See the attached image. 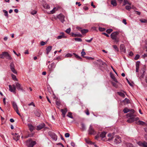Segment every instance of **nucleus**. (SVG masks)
I'll list each match as a JSON object with an SVG mask.
<instances>
[{
  "instance_id": "obj_7",
  "label": "nucleus",
  "mask_w": 147,
  "mask_h": 147,
  "mask_svg": "<svg viewBox=\"0 0 147 147\" xmlns=\"http://www.w3.org/2000/svg\"><path fill=\"white\" fill-rule=\"evenodd\" d=\"M88 131L89 134L94 135L96 134V132L93 129L91 125H90Z\"/></svg>"
},
{
  "instance_id": "obj_40",
  "label": "nucleus",
  "mask_w": 147,
  "mask_h": 147,
  "mask_svg": "<svg viewBox=\"0 0 147 147\" xmlns=\"http://www.w3.org/2000/svg\"><path fill=\"white\" fill-rule=\"evenodd\" d=\"M73 54L74 55H75V57L78 59H80V60H82V58L78 55L76 54L75 53H73Z\"/></svg>"
},
{
  "instance_id": "obj_48",
  "label": "nucleus",
  "mask_w": 147,
  "mask_h": 147,
  "mask_svg": "<svg viewBox=\"0 0 147 147\" xmlns=\"http://www.w3.org/2000/svg\"><path fill=\"white\" fill-rule=\"evenodd\" d=\"M99 30L100 31L102 32L105 30V29L104 28H102L101 27L99 28Z\"/></svg>"
},
{
  "instance_id": "obj_31",
  "label": "nucleus",
  "mask_w": 147,
  "mask_h": 147,
  "mask_svg": "<svg viewBox=\"0 0 147 147\" xmlns=\"http://www.w3.org/2000/svg\"><path fill=\"white\" fill-rule=\"evenodd\" d=\"M11 77L13 79L14 81H18L16 76L14 74H11Z\"/></svg>"
},
{
  "instance_id": "obj_63",
  "label": "nucleus",
  "mask_w": 147,
  "mask_h": 147,
  "mask_svg": "<svg viewBox=\"0 0 147 147\" xmlns=\"http://www.w3.org/2000/svg\"><path fill=\"white\" fill-rule=\"evenodd\" d=\"M122 22L125 25H126L127 24L126 20L125 19H123L122 21Z\"/></svg>"
},
{
  "instance_id": "obj_56",
  "label": "nucleus",
  "mask_w": 147,
  "mask_h": 147,
  "mask_svg": "<svg viewBox=\"0 0 147 147\" xmlns=\"http://www.w3.org/2000/svg\"><path fill=\"white\" fill-rule=\"evenodd\" d=\"M137 144L140 146H142L143 142H137Z\"/></svg>"
},
{
  "instance_id": "obj_16",
  "label": "nucleus",
  "mask_w": 147,
  "mask_h": 147,
  "mask_svg": "<svg viewBox=\"0 0 147 147\" xmlns=\"http://www.w3.org/2000/svg\"><path fill=\"white\" fill-rule=\"evenodd\" d=\"M45 126L44 123H42L37 126L36 129L37 130H39Z\"/></svg>"
},
{
  "instance_id": "obj_60",
  "label": "nucleus",
  "mask_w": 147,
  "mask_h": 147,
  "mask_svg": "<svg viewBox=\"0 0 147 147\" xmlns=\"http://www.w3.org/2000/svg\"><path fill=\"white\" fill-rule=\"evenodd\" d=\"M93 39L92 38H91L90 40H86V41L87 42H91V41Z\"/></svg>"
},
{
  "instance_id": "obj_54",
  "label": "nucleus",
  "mask_w": 147,
  "mask_h": 147,
  "mask_svg": "<svg viewBox=\"0 0 147 147\" xmlns=\"http://www.w3.org/2000/svg\"><path fill=\"white\" fill-rule=\"evenodd\" d=\"M81 54L82 55V56H83V57H84V56L86 55V53L84 51H82V52L81 53Z\"/></svg>"
},
{
  "instance_id": "obj_50",
  "label": "nucleus",
  "mask_w": 147,
  "mask_h": 147,
  "mask_svg": "<svg viewBox=\"0 0 147 147\" xmlns=\"http://www.w3.org/2000/svg\"><path fill=\"white\" fill-rule=\"evenodd\" d=\"M142 146L144 147H147V143L144 141L143 142Z\"/></svg>"
},
{
  "instance_id": "obj_26",
  "label": "nucleus",
  "mask_w": 147,
  "mask_h": 147,
  "mask_svg": "<svg viewBox=\"0 0 147 147\" xmlns=\"http://www.w3.org/2000/svg\"><path fill=\"white\" fill-rule=\"evenodd\" d=\"M126 4H128L129 5H131V3L129 2L127 0H124V4L123 5H125Z\"/></svg>"
},
{
  "instance_id": "obj_53",
  "label": "nucleus",
  "mask_w": 147,
  "mask_h": 147,
  "mask_svg": "<svg viewBox=\"0 0 147 147\" xmlns=\"http://www.w3.org/2000/svg\"><path fill=\"white\" fill-rule=\"evenodd\" d=\"M10 68L15 67L14 65L13 62H11L10 64Z\"/></svg>"
},
{
  "instance_id": "obj_32",
  "label": "nucleus",
  "mask_w": 147,
  "mask_h": 147,
  "mask_svg": "<svg viewBox=\"0 0 147 147\" xmlns=\"http://www.w3.org/2000/svg\"><path fill=\"white\" fill-rule=\"evenodd\" d=\"M58 9L56 7H54L53 9L51 11V13L53 14L54 13L55 11L58 10Z\"/></svg>"
},
{
  "instance_id": "obj_36",
  "label": "nucleus",
  "mask_w": 147,
  "mask_h": 147,
  "mask_svg": "<svg viewBox=\"0 0 147 147\" xmlns=\"http://www.w3.org/2000/svg\"><path fill=\"white\" fill-rule=\"evenodd\" d=\"M43 7L47 9H49L50 7L49 5L46 3L44 5Z\"/></svg>"
},
{
  "instance_id": "obj_39",
  "label": "nucleus",
  "mask_w": 147,
  "mask_h": 147,
  "mask_svg": "<svg viewBox=\"0 0 147 147\" xmlns=\"http://www.w3.org/2000/svg\"><path fill=\"white\" fill-rule=\"evenodd\" d=\"M14 74H17V72L15 69V67L10 68Z\"/></svg>"
},
{
  "instance_id": "obj_46",
  "label": "nucleus",
  "mask_w": 147,
  "mask_h": 147,
  "mask_svg": "<svg viewBox=\"0 0 147 147\" xmlns=\"http://www.w3.org/2000/svg\"><path fill=\"white\" fill-rule=\"evenodd\" d=\"M82 129L83 130H86V128L84 124L82 123L81 124Z\"/></svg>"
},
{
  "instance_id": "obj_17",
  "label": "nucleus",
  "mask_w": 147,
  "mask_h": 147,
  "mask_svg": "<svg viewBox=\"0 0 147 147\" xmlns=\"http://www.w3.org/2000/svg\"><path fill=\"white\" fill-rule=\"evenodd\" d=\"M9 90L11 92L14 93H16L15 91L16 90H14L13 87H12L11 85H9Z\"/></svg>"
},
{
  "instance_id": "obj_59",
  "label": "nucleus",
  "mask_w": 147,
  "mask_h": 147,
  "mask_svg": "<svg viewBox=\"0 0 147 147\" xmlns=\"http://www.w3.org/2000/svg\"><path fill=\"white\" fill-rule=\"evenodd\" d=\"M71 30V29L70 28H69L68 29H67L66 30V32L67 33H69L70 32Z\"/></svg>"
},
{
  "instance_id": "obj_34",
  "label": "nucleus",
  "mask_w": 147,
  "mask_h": 147,
  "mask_svg": "<svg viewBox=\"0 0 147 147\" xmlns=\"http://www.w3.org/2000/svg\"><path fill=\"white\" fill-rule=\"evenodd\" d=\"M72 56V54L71 53H68L67 54H66L65 57V58H67V57H71Z\"/></svg>"
},
{
  "instance_id": "obj_6",
  "label": "nucleus",
  "mask_w": 147,
  "mask_h": 147,
  "mask_svg": "<svg viewBox=\"0 0 147 147\" xmlns=\"http://www.w3.org/2000/svg\"><path fill=\"white\" fill-rule=\"evenodd\" d=\"M114 142L115 144H118L120 143L121 142V137L118 136H116L114 137Z\"/></svg>"
},
{
  "instance_id": "obj_1",
  "label": "nucleus",
  "mask_w": 147,
  "mask_h": 147,
  "mask_svg": "<svg viewBox=\"0 0 147 147\" xmlns=\"http://www.w3.org/2000/svg\"><path fill=\"white\" fill-rule=\"evenodd\" d=\"M126 116L127 117H129L127 121L129 123H131L139 119L138 117H135L136 115L135 114L134 110L133 109H131L129 113H127Z\"/></svg>"
},
{
  "instance_id": "obj_13",
  "label": "nucleus",
  "mask_w": 147,
  "mask_h": 147,
  "mask_svg": "<svg viewBox=\"0 0 147 147\" xmlns=\"http://www.w3.org/2000/svg\"><path fill=\"white\" fill-rule=\"evenodd\" d=\"M97 61L98 63V64L100 66L104 65L105 66H107L106 63L105 62H103L101 60L98 59L97 60Z\"/></svg>"
},
{
  "instance_id": "obj_43",
  "label": "nucleus",
  "mask_w": 147,
  "mask_h": 147,
  "mask_svg": "<svg viewBox=\"0 0 147 147\" xmlns=\"http://www.w3.org/2000/svg\"><path fill=\"white\" fill-rule=\"evenodd\" d=\"M131 5H126L125 6V8L127 10L129 11L131 8Z\"/></svg>"
},
{
  "instance_id": "obj_4",
  "label": "nucleus",
  "mask_w": 147,
  "mask_h": 147,
  "mask_svg": "<svg viewBox=\"0 0 147 147\" xmlns=\"http://www.w3.org/2000/svg\"><path fill=\"white\" fill-rule=\"evenodd\" d=\"M36 144L35 141H33L31 139L27 140L26 144L28 147H33Z\"/></svg>"
},
{
  "instance_id": "obj_51",
  "label": "nucleus",
  "mask_w": 147,
  "mask_h": 147,
  "mask_svg": "<svg viewBox=\"0 0 147 147\" xmlns=\"http://www.w3.org/2000/svg\"><path fill=\"white\" fill-rule=\"evenodd\" d=\"M116 83H117V82L114 83V82H112L113 85L115 88H117L118 87V86Z\"/></svg>"
},
{
  "instance_id": "obj_45",
  "label": "nucleus",
  "mask_w": 147,
  "mask_h": 147,
  "mask_svg": "<svg viewBox=\"0 0 147 147\" xmlns=\"http://www.w3.org/2000/svg\"><path fill=\"white\" fill-rule=\"evenodd\" d=\"M3 11L4 13L5 16L8 17V14L7 11L5 10H3Z\"/></svg>"
},
{
  "instance_id": "obj_21",
  "label": "nucleus",
  "mask_w": 147,
  "mask_h": 147,
  "mask_svg": "<svg viewBox=\"0 0 147 147\" xmlns=\"http://www.w3.org/2000/svg\"><path fill=\"white\" fill-rule=\"evenodd\" d=\"M61 111L63 115V117H65V115L67 111V109H61Z\"/></svg>"
},
{
  "instance_id": "obj_61",
  "label": "nucleus",
  "mask_w": 147,
  "mask_h": 147,
  "mask_svg": "<svg viewBox=\"0 0 147 147\" xmlns=\"http://www.w3.org/2000/svg\"><path fill=\"white\" fill-rule=\"evenodd\" d=\"M85 58L88 59H94L92 57H85Z\"/></svg>"
},
{
  "instance_id": "obj_8",
  "label": "nucleus",
  "mask_w": 147,
  "mask_h": 147,
  "mask_svg": "<svg viewBox=\"0 0 147 147\" xmlns=\"http://www.w3.org/2000/svg\"><path fill=\"white\" fill-rule=\"evenodd\" d=\"M57 18H58L60 21L63 23L65 21V16L62 14H60L57 16Z\"/></svg>"
},
{
  "instance_id": "obj_41",
  "label": "nucleus",
  "mask_w": 147,
  "mask_h": 147,
  "mask_svg": "<svg viewBox=\"0 0 147 147\" xmlns=\"http://www.w3.org/2000/svg\"><path fill=\"white\" fill-rule=\"evenodd\" d=\"M67 116L71 119L73 118V116H72V113L71 112H69Z\"/></svg>"
},
{
  "instance_id": "obj_2",
  "label": "nucleus",
  "mask_w": 147,
  "mask_h": 147,
  "mask_svg": "<svg viewBox=\"0 0 147 147\" xmlns=\"http://www.w3.org/2000/svg\"><path fill=\"white\" fill-rule=\"evenodd\" d=\"M119 33V32H115L112 33L111 35V38L115 42H118L119 41V38L117 37V35Z\"/></svg>"
},
{
  "instance_id": "obj_49",
  "label": "nucleus",
  "mask_w": 147,
  "mask_h": 147,
  "mask_svg": "<svg viewBox=\"0 0 147 147\" xmlns=\"http://www.w3.org/2000/svg\"><path fill=\"white\" fill-rule=\"evenodd\" d=\"M74 40L76 41H78V42H82V40L80 38H75Z\"/></svg>"
},
{
  "instance_id": "obj_30",
  "label": "nucleus",
  "mask_w": 147,
  "mask_h": 147,
  "mask_svg": "<svg viewBox=\"0 0 147 147\" xmlns=\"http://www.w3.org/2000/svg\"><path fill=\"white\" fill-rule=\"evenodd\" d=\"M111 78L115 82L118 83L117 81L113 75H111Z\"/></svg>"
},
{
  "instance_id": "obj_11",
  "label": "nucleus",
  "mask_w": 147,
  "mask_h": 147,
  "mask_svg": "<svg viewBox=\"0 0 147 147\" xmlns=\"http://www.w3.org/2000/svg\"><path fill=\"white\" fill-rule=\"evenodd\" d=\"M56 65L55 63H53L48 66L49 68L50 71H52L55 67Z\"/></svg>"
},
{
  "instance_id": "obj_19",
  "label": "nucleus",
  "mask_w": 147,
  "mask_h": 147,
  "mask_svg": "<svg viewBox=\"0 0 147 147\" xmlns=\"http://www.w3.org/2000/svg\"><path fill=\"white\" fill-rule=\"evenodd\" d=\"M124 93H126L125 92H117V94H118L119 95L123 97L124 98L125 97V94H124Z\"/></svg>"
},
{
  "instance_id": "obj_18",
  "label": "nucleus",
  "mask_w": 147,
  "mask_h": 147,
  "mask_svg": "<svg viewBox=\"0 0 147 147\" xmlns=\"http://www.w3.org/2000/svg\"><path fill=\"white\" fill-rule=\"evenodd\" d=\"M137 121L138 120L136 121V123L138 125H143L145 124V123L144 122L140 120H139L138 121Z\"/></svg>"
},
{
  "instance_id": "obj_15",
  "label": "nucleus",
  "mask_w": 147,
  "mask_h": 147,
  "mask_svg": "<svg viewBox=\"0 0 147 147\" xmlns=\"http://www.w3.org/2000/svg\"><path fill=\"white\" fill-rule=\"evenodd\" d=\"M20 137V136L18 134L16 133L14 136L13 139L16 141L18 140Z\"/></svg>"
},
{
  "instance_id": "obj_5",
  "label": "nucleus",
  "mask_w": 147,
  "mask_h": 147,
  "mask_svg": "<svg viewBox=\"0 0 147 147\" xmlns=\"http://www.w3.org/2000/svg\"><path fill=\"white\" fill-rule=\"evenodd\" d=\"M12 104L14 110L18 115H20V114L19 112L18 106L16 103L15 102L13 101L12 102Z\"/></svg>"
},
{
  "instance_id": "obj_22",
  "label": "nucleus",
  "mask_w": 147,
  "mask_h": 147,
  "mask_svg": "<svg viewBox=\"0 0 147 147\" xmlns=\"http://www.w3.org/2000/svg\"><path fill=\"white\" fill-rule=\"evenodd\" d=\"M111 4L113 6H116L117 5V1L115 0H112L111 1Z\"/></svg>"
},
{
  "instance_id": "obj_23",
  "label": "nucleus",
  "mask_w": 147,
  "mask_h": 147,
  "mask_svg": "<svg viewBox=\"0 0 147 147\" xmlns=\"http://www.w3.org/2000/svg\"><path fill=\"white\" fill-rule=\"evenodd\" d=\"M52 47L51 46H49L46 49V50L47 52V54H48L51 51V50Z\"/></svg>"
},
{
  "instance_id": "obj_10",
  "label": "nucleus",
  "mask_w": 147,
  "mask_h": 147,
  "mask_svg": "<svg viewBox=\"0 0 147 147\" xmlns=\"http://www.w3.org/2000/svg\"><path fill=\"white\" fill-rule=\"evenodd\" d=\"M41 113L40 111L38 109H36L34 111V114L36 116L38 117H40Z\"/></svg>"
},
{
  "instance_id": "obj_52",
  "label": "nucleus",
  "mask_w": 147,
  "mask_h": 147,
  "mask_svg": "<svg viewBox=\"0 0 147 147\" xmlns=\"http://www.w3.org/2000/svg\"><path fill=\"white\" fill-rule=\"evenodd\" d=\"M31 105L33 106L34 107H35V105L34 104V103L33 102H32L28 104V106H30Z\"/></svg>"
},
{
  "instance_id": "obj_33",
  "label": "nucleus",
  "mask_w": 147,
  "mask_h": 147,
  "mask_svg": "<svg viewBox=\"0 0 147 147\" xmlns=\"http://www.w3.org/2000/svg\"><path fill=\"white\" fill-rule=\"evenodd\" d=\"M58 9L56 7H54L53 9L51 11V13L53 14L54 13L55 11L58 10Z\"/></svg>"
},
{
  "instance_id": "obj_28",
  "label": "nucleus",
  "mask_w": 147,
  "mask_h": 147,
  "mask_svg": "<svg viewBox=\"0 0 147 147\" xmlns=\"http://www.w3.org/2000/svg\"><path fill=\"white\" fill-rule=\"evenodd\" d=\"M106 133L105 132H102L100 135V137L102 138H105V135Z\"/></svg>"
},
{
  "instance_id": "obj_12",
  "label": "nucleus",
  "mask_w": 147,
  "mask_h": 147,
  "mask_svg": "<svg viewBox=\"0 0 147 147\" xmlns=\"http://www.w3.org/2000/svg\"><path fill=\"white\" fill-rule=\"evenodd\" d=\"M16 85L17 89L18 90H23V89L21 85L18 82H16Z\"/></svg>"
},
{
  "instance_id": "obj_35",
  "label": "nucleus",
  "mask_w": 147,
  "mask_h": 147,
  "mask_svg": "<svg viewBox=\"0 0 147 147\" xmlns=\"http://www.w3.org/2000/svg\"><path fill=\"white\" fill-rule=\"evenodd\" d=\"M81 32L83 34L86 33L88 32V30L87 29H83L81 30Z\"/></svg>"
},
{
  "instance_id": "obj_9",
  "label": "nucleus",
  "mask_w": 147,
  "mask_h": 147,
  "mask_svg": "<svg viewBox=\"0 0 147 147\" xmlns=\"http://www.w3.org/2000/svg\"><path fill=\"white\" fill-rule=\"evenodd\" d=\"M49 135L54 140L56 141L57 139V136L54 133H49Z\"/></svg>"
},
{
  "instance_id": "obj_62",
  "label": "nucleus",
  "mask_w": 147,
  "mask_h": 147,
  "mask_svg": "<svg viewBox=\"0 0 147 147\" xmlns=\"http://www.w3.org/2000/svg\"><path fill=\"white\" fill-rule=\"evenodd\" d=\"M71 144L73 147H74L76 146L74 142H71Z\"/></svg>"
},
{
  "instance_id": "obj_29",
  "label": "nucleus",
  "mask_w": 147,
  "mask_h": 147,
  "mask_svg": "<svg viewBox=\"0 0 147 147\" xmlns=\"http://www.w3.org/2000/svg\"><path fill=\"white\" fill-rule=\"evenodd\" d=\"M123 102L125 104H128L129 103V101L127 98H125V99L123 100Z\"/></svg>"
},
{
  "instance_id": "obj_58",
  "label": "nucleus",
  "mask_w": 147,
  "mask_h": 147,
  "mask_svg": "<svg viewBox=\"0 0 147 147\" xmlns=\"http://www.w3.org/2000/svg\"><path fill=\"white\" fill-rule=\"evenodd\" d=\"M70 136L69 134V133H66L65 134V136L66 138H68Z\"/></svg>"
},
{
  "instance_id": "obj_44",
  "label": "nucleus",
  "mask_w": 147,
  "mask_h": 147,
  "mask_svg": "<svg viewBox=\"0 0 147 147\" xmlns=\"http://www.w3.org/2000/svg\"><path fill=\"white\" fill-rule=\"evenodd\" d=\"M114 48V49H115V51H119V49L117 47L116 45H113L112 46Z\"/></svg>"
},
{
  "instance_id": "obj_55",
  "label": "nucleus",
  "mask_w": 147,
  "mask_h": 147,
  "mask_svg": "<svg viewBox=\"0 0 147 147\" xmlns=\"http://www.w3.org/2000/svg\"><path fill=\"white\" fill-rule=\"evenodd\" d=\"M140 62L139 61H137L136 63V67H138L139 68V65H140Z\"/></svg>"
},
{
  "instance_id": "obj_37",
  "label": "nucleus",
  "mask_w": 147,
  "mask_h": 147,
  "mask_svg": "<svg viewBox=\"0 0 147 147\" xmlns=\"http://www.w3.org/2000/svg\"><path fill=\"white\" fill-rule=\"evenodd\" d=\"M14 74H17V72L15 69V67L10 68Z\"/></svg>"
},
{
  "instance_id": "obj_38",
  "label": "nucleus",
  "mask_w": 147,
  "mask_h": 147,
  "mask_svg": "<svg viewBox=\"0 0 147 147\" xmlns=\"http://www.w3.org/2000/svg\"><path fill=\"white\" fill-rule=\"evenodd\" d=\"M14 74H17V72L15 69V67L10 68Z\"/></svg>"
},
{
  "instance_id": "obj_25",
  "label": "nucleus",
  "mask_w": 147,
  "mask_h": 147,
  "mask_svg": "<svg viewBox=\"0 0 147 147\" xmlns=\"http://www.w3.org/2000/svg\"><path fill=\"white\" fill-rule=\"evenodd\" d=\"M130 110H131L128 109L127 108H125L123 110V111L124 113H127L130 111Z\"/></svg>"
},
{
  "instance_id": "obj_57",
  "label": "nucleus",
  "mask_w": 147,
  "mask_h": 147,
  "mask_svg": "<svg viewBox=\"0 0 147 147\" xmlns=\"http://www.w3.org/2000/svg\"><path fill=\"white\" fill-rule=\"evenodd\" d=\"M140 57V55H137L135 56L134 59L136 60H138Z\"/></svg>"
},
{
  "instance_id": "obj_24",
  "label": "nucleus",
  "mask_w": 147,
  "mask_h": 147,
  "mask_svg": "<svg viewBox=\"0 0 147 147\" xmlns=\"http://www.w3.org/2000/svg\"><path fill=\"white\" fill-rule=\"evenodd\" d=\"M108 137L109 138H108L109 141L112 140L113 138H114V137H113L111 134H109L108 135Z\"/></svg>"
},
{
  "instance_id": "obj_42",
  "label": "nucleus",
  "mask_w": 147,
  "mask_h": 147,
  "mask_svg": "<svg viewBox=\"0 0 147 147\" xmlns=\"http://www.w3.org/2000/svg\"><path fill=\"white\" fill-rule=\"evenodd\" d=\"M140 21L143 23H146L147 22V19H142L140 20Z\"/></svg>"
},
{
  "instance_id": "obj_20",
  "label": "nucleus",
  "mask_w": 147,
  "mask_h": 147,
  "mask_svg": "<svg viewBox=\"0 0 147 147\" xmlns=\"http://www.w3.org/2000/svg\"><path fill=\"white\" fill-rule=\"evenodd\" d=\"M28 126L31 131H32L33 130L34 128V126L31 124L30 123L28 124Z\"/></svg>"
},
{
  "instance_id": "obj_47",
  "label": "nucleus",
  "mask_w": 147,
  "mask_h": 147,
  "mask_svg": "<svg viewBox=\"0 0 147 147\" xmlns=\"http://www.w3.org/2000/svg\"><path fill=\"white\" fill-rule=\"evenodd\" d=\"M113 31V30L112 29H107L106 30V32L108 34L111 33Z\"/></svg>"
},
{
  "instance_id": "obj_27",
  "label": "nucleus",
  "mask_w": 147,
  "mask_h": 147,
  "mask_svg": "<svg viewBox=\"0 0 147 147\" xmlns=\"http://www.w3.org/2000/svg\"><path fill=\"white\" fill-rule=\"evenodd\" d=\"M72 36L73 37H76L77 36H79V37H82V35L81 34H74V33H72Z\"/></svg>"
},
{
  "instance_id": "obj_3",
  "label": "nucleus",
  "mask_w": 147,
  "mask_h": 147,
  "mask_svg": "<svg viewBox=\"0 0 147 147\" xmlns=\"http://www.w3.org/2000/svg\"><path fill=\"white\" fill-rule=\"evenodd\" d=\"M0 58L1 59H4L5 57L7 59L9 60H11L12 58L8 53L7 52H3L2 54L0 55Z\"/></svg>"
},
{
  "instance_id": "obj_14",
  "label": "nucleus",
  "mask_w": 147,
  "mask_h": 147,
  "mask_svg": "<svg viewBox=\"0 0 147 147\" xmlns=\"http://www.w3.org/2000/svg\"><path fill=\"white\" fill-rule=\"evenodd\" d=\"M61 35H59L57 37V38L58 39H61L63 38H65L66 36L64 35V33L63 32H61L60 33Z\"/></svg>"
},
{
  "instance_id": "obj_64",
  "label": "nucleus",
  "mask_w": 147,
  "mask_h": 147,
  "mask_svg": "<svg viewBox=\"0 0 147 147\" xmlns=\"http://www.w3.org/2000/svg\"><path fill=\"white\" fill-rule=\"evenodd\" d=\"M45 44H46L45 42L44 41H42L40 42V45L41 46H43V45H45Z\"/></svg>"
}]
</instances>
